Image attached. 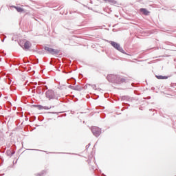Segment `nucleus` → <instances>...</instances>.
<instances>
[{
    "instance_id": "obj_1",
    "label": "nucleus",
    "mask_w": 176,
    "mask_h": 176,
    "mask_svg": "<svg viewBox=\"0 0 176 176\" xmlns=\"http://www.w3.org/2000/svg\"><path fill=\"white\" fill-rule=\"evenodd\" d=\"M45 97L47 98H48V100H50L57 99V96L56 95V93L54 92V91H53L52 89H48L45 92Z\"/></svg>"
},
{
    "instance_id": "obj_2",
    "label": "nucleus",
    "mask_w": 176,
    "mask_h": 176,
    "mask_svg": "<svg viewBox=\"0 0 176 176\" xmlns=\"http://www.w3.org/2000/svg\"><path fill=\"white\" fill-rule=\"evenodd\" d=\"M110 45L116 49V50H118L120 53H123V54H126V52L123 50V48L120 46V44L115 42V41H109Z\"/></svg>"
},
{
    "instance_id": "obj_3",
    "label": "nucleus",
    "mask_w": 176,
    "mask_h": 176,
    "mask_svg": "<svg viewBox=\"0 0 176 176\" xmlns=\"http://www.w3.org/2000/svg\"><path fill=\"white\" fill-rule=\"evenodd\" d=\"M19 46H21V47H23V49H24L25 50H28V49H30V47H31V46H32V44H31V42L28 41H25L24 42V41H21L19 42Z\"/></svg>"
},
{
    "instance_id": "obj_4",
    "label": "nucleus",
    "mask_w": 176,
    "mask_h": 176,
    "mask_svg": "<svg viewBox=\"0 0 176 176\" xmlns=\"http://www.w3.org/2000/svg\"><path fill=\"white\" fill-rule=\"evenodd\" d=\"M91 131L96 138H98L100 135H101V129L98 126H91Z\"/></svg>"
},
{
    "instance_id": "obj_5",
    "label": "nucleus",
    "mask_w": 176,
    "mask_h": 176,
    "mask_svg": "<svg viewBox=\"0 0 176 176\" xmlns=\"http://www.w3.org/2000/svg\"><path fill=\"white\" fill-rule=\"evenodd\" d=\"M119 78V75L110 74L107 76V79L111 83H118V79Z\"/></svg>"
},
{
    "instance_id": "obj_6",
    "label": "nucleus",
    "mask_w": 176,
    "mask_h": 176,
    "mask_svg": "<svg viewBox=\"0 0 176 176\" xmlns=\"http://www.w3.org/2000/svg\"><path fill=\"white\" fill-rule=\"evenodd\" d=\"M127 82V80L124 78L120 77V76L118 75V78L117 80V85H122V83H126Z\"/></svg>"
},
{
    "instance_id": "obj_7",
    "label": "nucleus",
    "mask_w": 176,
    "mask_h": 176,
    "mask_svg": "<svg viewBox=\"0 0 176 176\" xmlns=\"http://www.w3.org/2000/svg\"><path fill=\"white\" fill-rule=\"evenodd\" d=\"M140 12L144 16H149V14L151 13L146 8H140Z\"/></svg>"
},
{
    "instance_id": "obj_8",
    "label": "nucleus",
    "mask_w": 176,
    "mask_h": 176,
    "mask_svg": "<svg viewBox=\"0 0 176 176\" xmlns=\"http://www.w3.org/2000/svg\"><path fill=\"white\" fill-rule=\"evenodd\" d=\"M10 8H14V9H16V10L19 13H22V12H24V9H23L21 7L16 6H10Z\"/></svg>"
},
{
    "instance_id": "obj_9",
    "label": "nucleus",
    "mask_w": 176,
    "mask_h": 176,
    "mask_svg": "<svg viewBox=\"0 0 176 176\" xmlns=\"http://www.w3.org/2000/svg\"><path fill=\"white\" fill-rule=\"evenodd\" d=\"M69 89H72V90H78V91L82 90V88H80L79 85H77V86L69 85Z\"/></svg>"
},
{
    "instance_id": "obj_10",
    "label": "nucleus",
    "mask_w": 176,
    "mask_h": 176,
    "mask_svg": "<svg viewBox=\"0 0 176 176\" xmlns=\"http://www.w3.org/2000/svg\"><path fill=\"white\" fill-rule=\"evenodd\" d=\"M104 2H108V3H110V5H116L118 2L115 0H103Z\"/></svg>"
},
{
    "instance_id": "obj_11",
    "label": "nucleus",
    "mask_w": 176,
    "mask_h": 176,
    "mask_svg": "<svg viewBox=\"0 0 176 176\" xmlns=\"http://www.w3.org/2000/svg\"><path fill=\"white\" fill-rule=\"evenodd\" d=\"M122 100H126V101H133V100H134V98H130L129 96H124L122 98Z\"/></svg>"
},
{
    "instance_id": "obj_12",
    "label": "nucleus",
    "mask_w": 176,
    "mask_h": 176,
    "mask_svg": "<svg viewBox=\"0 0 176 176\" xmlns=\"http://www.w3.org/2000/svg\"><path fill=\"white\" fill-rule=\"evenodd\" d=\"M157 79H168V76H155Z\"/></svg>"
},
{
    "instance_id": "obj_13",
    "label": "nucleus",
    "mask_w": 176,
    "mask_h": 176,
    "mask_svg": "<svg viewBox=\"0 0 176 176\" xmlns=\"http://www.w3.org/2000/svg\"><path fill=\"white\" fill-rule=\"evenodd\" d=\"M34 108H38V109H43V106L41 104H33Z\"/></svg>"
},
{
    "instance_id": "obj_14",
    "label": "nucleus",
    "mask_w": 176,
    "mask_h": 176,
    "mask_svg": "<svg viewBox=\"0 0 176 176\" xmlns=\"http://www.w3.org/2000/svg\"><path fill=\"white\" fill-rule=\"evenodd\" d=\"M87 85H88V86H91V87H92V89H93L94 90H97V86H96V85L87 84V85H85V87H87Z\"/></svg>"
},
{
    "instance_id": "obj_15",
    "label": "nucleus",
    "mask_w": 176,
    "mask_h": 176,
    "mask_svg": "<svg viewBox=\"0 0 176 176\" xmlns=\"http://www.w3.org/2000/svg\"><path fill=\"white\" fill-rule=\"evenodd\" d=\"M58 53H59L58 50H55L52 48L51 54H58Z\"/></svg>"
},
{
    "instance_id": "obj_16",
    "label": "nucleus",
    "mask_w": 176,
    "mask_h": 176,
    "mask_svg": "<svg viewBox=\"0 0 176 176\" xmlns=\"http://www.w3.org/2000/svg\"><path fill=\"white\" fill-rule=\"evenodd\" d=\"M53 50V48H50L49 47H45V50L46 52H48L49 53H50V54H52V50Z\"/></svg>"
},
{
    "instance_id": "obj_17",
    "label": "nucleus",
    "mask_w": 176,
    "mask_h": 176,
    "mask_svg": "<svg viewBox=\"0 0 176 176\" xmlns=\"http://www.w3.org/2000/svg\"><path fill=\"white\" fill-rule=\"evenodd\" d=\"M45 173H46V171L43 170V171H41L40 173H38L36 175H38V176H43V175H45Z\"/></svg>"
},
{
    "instance_id": "obj_18",
    "label": "nucleus",
    "mask_w": 176,
    "mask_h": 176,
    "mask_svg": "<svg viewBox=\"0 0 176 176\" xmlns=\"http://www.w3.org/2000/svg\"><path fill=\"white\" fill-rule=\"evenodd\" d=\"M72 85H76V80L75 78H72Z\"/></svg>"
},
{
    "instance_id": "obj_19",
    "label": "nucleus",
    "mask_w": 176,
    "mask_h": 176,
    "mask_svg": "<svg viewBox=\"0 0 176 176\" xmlns=\"http://www.w3.org/2000/svg\"><path fill=\"white\" fill-rule=\"evenodd\" d=\"M37 89L38 90V94H43V91L41 90V87H37Z\"/></svg>"
},
{
    "instance_id": "obj_20",
    "label": "nucleus",
    "mask_w": 176,
    "mask_h": 176,
    "mask_svg": "<svg viewBox=\"0 0 176 176\" xmlns=\"http://www.w3.org/2000/svg\"><path fill=\"white\" fill-rule=\"evenodd\" d=\"M47 89H48V87L46 85L42 87V90L43 91V92L45 91V90H47Z\"/></svg>"
},
{
    "instance_id": "obj_21",
    "label": "nucleus",
    "mask_w": 176,
    "mask_h": 176,
    "mask_svg": "<svg viewBox=\"0 0 176 176\" xmlns=\"http://www.w3.org/2000/svg\"><path fill=\"white\" fill-rule=\"evenodd\" d=\"M50 108H51V107H47V106H44V107H43V109H46V110H47V109H50Z\"/></svg>"
},
{
    "instance_id": "obj_22",
    "label": "nucleus",
    "mask_w": 176,
    "mask_h": 176,
    "mask_svg": "<svg viewBox=\"0 0 176 176\" xmlns=\"http://www.w3.org/2000/svg\"><path fill=\"white\" fill-rule=\"evenodd\" d=\"M1 56L3 57V56H6V53H5V52H1Z\"/></svg>"
},
{
    "instance_id": "obj_23",
    "label": "nucleus",
    "mask_w": 176,
    "mask_h": 176,
    "mask_svg": "<svg viewBox=\"0 0 176 176\" xmlns=\"http://www.w3.org/2000/svg\"><path fill=\"white\" fill-rule=\"evenodd\" d=\"M89 146H90V144H89L87 146H86V148H89Z\"/></svg>"
},
{
    "instance_id": "obj_24",
    "label": "nucleus",
    "mask_w": 176,
    "mask_h": 176,
    "mask_svg": "<svg viewBox=\"0 0 176 176\" xmlns=\"http://www.w3.org/2000/svg\"><path fill=\"white\" fill-rule=\"evenodd\" d=\"M87 9H89V10H91L92 9L91 8H90L89 7H87Z\"/></svg>"
},
{
    "instance_id": "obj_25",
    "label": "nucleus",
    "mask_w": 176,
    "mask_h": 176,
    "mask_svg": "<svg viewBox=\"0 0 176 176\" xmlns=\"http://www.w3.org/2000/svg\"><path fill=\"white\" fill-rule=\"evenodd\" d=\"M1 42H5V38L1 39Z\"/></svg>"
},
{
    "instance_id": "obj_26",
    "label": "nucleus",
    "mask_w": 176,
    "mask_h": 176,
    "mask_svg": "<svg viewBox=\"0 0 176 176\" xmlns=\"http://www.w3.org/2000/svg\"><path fill=\"white\" fill-rule=\"evenodd\" d=\"M13 155H14V152H12V153H11V155H12V156H13Z\"/></svg>"
},
{
    "instance_id": "obj_27",
    "label": "nucleus",
    "mask_w": 176,
    "mask_h": 176,
    "mask_svg": "<svg viewBox=\"0 0 176 176\" xmlns=\"http://www.w3.org/2000/svg\"><path fill=\"white\" fill-rule=\"evenodd\" d=\"M95 90H101V89H100V88H96V89H95Z\"/></svg>"
},
{
    "instance_id": "obj_28",
    "label": "nucleus",
    "mask_w": 176,
    "mask_h": 176,
    "mask_svg": "<svg viewBox=\"0 0 176 176\" xmlns=\"http://www.w3.org/2000/svg\"><path fill=\"white\" fill-rule=\"evenodd\" d=\"M90 3L93 4V1H90Z\"/></svg>"
},
{
    "instance_id": "obj_29",
    "label": "nucleus",
    "mask_w": 176,
    "mask_h": 176,
    "mask_svg": "<svg viewBox=\"0 0 176 176\" xmlns=\"http://www.w3.org/2000/svg\"><path fill=\"white\" fill-rule=\"evenodd\" d=\"M83 6H84L85 8H87V6L86 5H83Z\"/></svg>"
},
{
    "instance_id": "obj_30",
    "label": "nucleus",
    "mask_w": 176,
    "mask_h": 176,
    "mask_svg": "<svg viewBox=\"0 0 176 176\" xmlns=\"http://www.w3.org/2000/svg\"><path fill=\"white\" fill-rule=\"evenodd\" d=\"M27 120H28V118H25V121H26V122H27Z\"/></svg>"
},
{
    "instance_id": "obj_31",
    "label": "nucleus",
    "mask_w": 176,
    "mask_h": 176,
    "mask_svg": "<svg viewBox=\"0 0 176 176\" xmlns=\"http://www.w3.org/2000/svg\"><path fill=\"white\" fill-rule=\"evenodd\" d=\"M126 105H127V107H130V104H126Z\"/></svg>"
},
{
    "instance_id": "obj_32",
    "label": "nucleus",
    "mask_w": 176,
    "mask_h": 176,
    "mask_svg": "<svg viewBox=\"0 0 176 176\" xmlns=\"http://www.w3.org/2000/svg\"><path fill=\"white\" fill-rule=\"evenodd\" d=\"M12 41H14V38H12Z\"/></svg>"
}]
</instances>
